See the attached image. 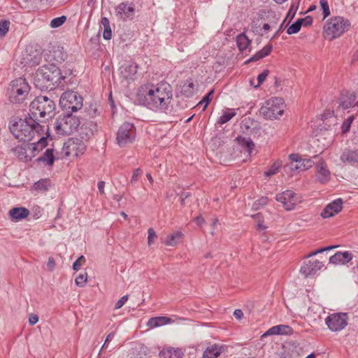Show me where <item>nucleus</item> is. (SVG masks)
<instances>
[{
    "label": "nucleus",
    "mask_w": 358,
    "mask_h": 358,
    "mask_svg": "<svg viewBox=\"0 0 358 358\" xmlns=\"http://www.w3.org/2000/svg\"><path fill=\"white\" fill-rule=\"evenodd\" d=\"M173 98V89L167 83L142 86L137 94L138 102L152 110H165Z\"/></svg>",
    "instance_id": "f257e3e1"
},
{
    "label": "nucleus",
    "mask_w": 358,
    "mask_h": 358,
    "mask_svg": "<svg viewBox=\"0 0 358 358\" xmlns=\"http://www.w3.org/2000/svg\"><path fill=\"white\" fill-rule=\"evenodd\" d=\"M71 74V69L65 71V76H63L61 69L55 64H45L36 70L34 84L41 90H52L61 85L67 75Z\"/></svg>",
    "instance_id": "f03ea898"
},
{
    "label": "nucleus",
    "mask_w": 358,
    "mask_h": 358,
    "mask_svg": "<svg viewBox=\"0 0 358 358\" xmlns=\"http://www.w3.org/2000/svg\"><path fill=\"white\" fill-rule=\"evenodd\" d=\"M9 129L16 139L23 142L31 141L36 134L41 136L45 132L44 125L38 123V121L30 114L24 119L13 122Z\"/></svg>",
    "instance_id": "7ed1b4c3"
},
{
    "label": "nucleus",
    "mask_w": 358,
    "mask_h": 358,
    "mask_svg": "<svg viewBox=\"0 0 358 358\" xmlns=\"http://www.w3.org/2000/svg\"><path fill=\"white\" fill-rule=\"evenodd\" d=\"M80 124V117L73 113L66 112L56 119L53 127L57 134L69 136L78 131Z\"/></svg>",
    "instance_id": "20e7f679"
},
{
    "label": "nucleus",
    "mask_w": 358,
    "mask_h": 358,
    "mask_svg": "<svg viewBox=\"0 0 358 358\" xmlns=\"http://www.w3.org/2000/svg\"><path fill=\"white\" fill-rule=\"evenodd\" d=\"M55 106V102L48 96H39L30 103L29 114L39 121V117H45L46 115L49 117H52Z\"/></svg>",
    "instance_id": "39448f33"
},
{
    "label": "nucleus",
    "mask_w": 358,
    "mask_h": 358,
    "mask_svg": "<svg viewBox=\"0 0 358 358\" xmlns=\"http://www.w3.org/2000/svg\"><path fill=\"white\" fill-rule=\"evenodd\" d=\"M30 87L26 79L18 78L10 82L7 95L11 103H21L27 99Z\"/></svg>",
    "instance_id": "423d86ee"
},
{
    "label": "nucleus",
    "mask_w": 358,
    "mask_h": 358,
    "mask_svg": "<svg viewBox=\"0 0 358 358\" xmlns=\"http://www.w3.org/2000/svg\"><path fill=\"white\" fill-rule=\"evenodd\" d=\"M350 26V22L348 19L341 16H336L331 17L326 22L324 31L327 36L333 39L339 37L348 29Z\"/></svg>",
    "instance_id": "0eeeda50"
},
{
    "label": "nucleus",
    "mask_w": 358,
    "mask_h": 358,
    "mask_svg": "<svg viewBox=\"0 0 358 358\" xmlns=\"http://www.w3.org/2000/svg\"><path fill=\"white\" fill-rule=\"evenodd\" d=\"M283 112V99L279 97L269 99L259 109L260 115L266 120L277 119Z\"/></svg>",
    "instance_id": "6e6552de"
},
{
    "label": "nucleus",
    "mask_w": 358,
    "mask_h": 358,
    "mask_svg": "<svg viewBox=\"0 0 358 358\" xmlns=\"http://www.w3.org/2000/svg\"><path fill=\"white\" fill-rule=\"evenodd\" d=\"M83 101V97L77 92L69 90L62 94L59 106L63 110L72 113L81 109Z\"/></svg>",
    "instance_id": "1a4fd4ad"
},
{
    "label": "nucleus",
    "mask_w": 358,
    "mask_h": 358,
    "mask_svg": "<svg viewBox=\"0 0 358 358\" xmlns=\"http://www.w3.org/2000/svg\"><path fill=\"white\" fill-rule=\"evenodd\" d=\"M349 320L347 313H335L329 315L325 319V324L331 331H340L344 329Z\"/></svg>",
    "instance_id": "9d476101"
},
{
    "label": "nucleus",
    "mask_w": 358,
    "mask_h": 358,
    "mask_svg": "<svg viewBox=\"0 0 358 358\" xmlns=\"http://www.w3.org/2000/svg\"><path fill=\"white\" fill-rule=\"evenodd\" d=\"M136 137V128L129 122H124L117 132V143L122 147L134 141Z\"/></svg>",
    "instance_id": "9b49d317"
},
{
    "label": "nucleus",
    "mask_w": 358,
    "mask_h": 358,
    "mask_svg": "<svg viewBox=\"0 0 358 358\" xmlns=\"http://www.w3.org/2000/svg\"><path fill=\"white\" fill-rule=\"evenodd\" d=\"M289 157L291 160L289 166L292 171H305L315 164L311 159H302L298 154H291Z\"/></svg>",
    "instance_id": "f8f14e48"
},
{
    "label": "nucleus",
    "mask_w": 358,
    "mask_h": 358,
    "mask_svg": "<svg viewBox=\"0 0 358 358\" xmlns=\"http://www.w3.org/2000/svg\"><path fill=\"white\" fill-rule=\"evenodd\" d=\"M337 103L340 108L345 110L357 106L358 100L355 92L343 90L341 92Z\"/></svg>",
    "instance_id": "ddd939ff"
},
{
    "label": "nucleus",
    "mask_w": 358,
    "mask_h": 358,
    "mask_svg": "<svg viewBox=\"0 0 358 358\" xmlns=\"http://www.w3.org/2000/svg\"><path fill=\"white\" fill-rule=\"evenodd\" d=\"M64 148L66 150V155L70 156L71 155L78 156L84 153L85 150V145L83 141L78 138L69 139L64 143Z\"/></svg>",
    "instance_id": "4468645a"
},
{
    "label": "nucleus",
    "mask_w": 358,
    "mask_h": 358,
    "mask_svg": "<svg viewBox=\"0 0 358 358\" xmlns=\"http://www.w3.org/2000/svg\"><path fill=\"white\" fill-rule=\"evenodd\" d=\"M275 199L282 204L286 210H293L296 205L295 194L291 190H286L275 196Z\"/></svg>",
    "instance_id": "2eb2a0df"
},
{
    "label": "nucleus",
    "mask_w": 358,
    "mask_h": 358,
    "mask_svg": "<svg viewBox=\"0 0 358 358\" xmlns=\"http://www.w3.org/2000/svg\"><path fill=\"white\" fill-rule=\"evenodd\" d=\"M67 54L63 47L53 46L47 55V61L52 64H62L67 59Z\"/></svg>",
    "instance_id": "dca6fc26"
},
{
    "label": "nucleus",
    "mask_w": 358,
    "mask_h": 358,
    "mask_svg": "<svg viewBox=\"0 0 358 358\" xmlns=\"http://www.w3.org/2000/svg\"><path fill=\"white\" fill-rule=\"evenodd\" d=\"M324 266V264L319 260H308L303 263L301 267L300 271L306 278L313 275L317 271Z\"/></svg>",
    "instance_id": "f3484780"
},
{
    "label": "nucleus",
    "mask_w": 358,
    "mask_h": 358,
    "mask_svg": "<svg viewBox=\"0 0 358 358\" xmlns=\"http://www.w3.org/2000/svg\"><path fill=\"white\" fill-rule=\"evenodd\" d=\"M343 207V200L338 198L329 203L322 210L321 216L323 218H329L338 213Z\"/></svg>",
    "instance_id": "a211bd4d"
},
{
    "label": "nucleus",
    "mask_w": 358,
    "mask_h": 358,
    "mask_svg": "<svg viewBox=\"0 0 358 358\" xmlns=\"http://www.w3.org/2000/svg\"><path fill=\"white\" fill-rule=\"evenodd\" d=\"M316 168V178L320 183H326L330 180L331 173L325 162L322 160L315 166Z\"/></svg>",
    "instance_id": "6ab92c4d"
},
{
    "label": "nucleus",
    "mask_w": 358,
    "mask_h": 358,
    "mask_svg": "<svg viewBox=\"0 0 358 358\" xmlns=\"http://www.w3.org/2000/svg\"><path fill=\"white\" fill-rule=\"evenodd\" d=\"M294 332L293 329L285 324L275 325L268 329L263 335V336H268L272 335H292Z\"/></svg>",
    "instance_id": "aec40b11"
},
{
    "label": "nucleus",
    "mask_w": 358,
    "mask_h": 358,
    "mask_svg": "<svg viewBox=\"0 0 358 358\" xmlns=\"http://www.w3.org/2000/svg\"><path fill=\"white\" fill-rule=\"evenodd\" d=\"M353 255L349 251L337 252L330 257L329 263L333 264H345L352 259Z\"/></svg>",
    "instance_id": "412c9836"
},
{
    "label": "nucleus",
    "mask_w": 358,
    "mask_h": 358,
    "mask_svg": "<svg viewBox=\"0 0 358 358\" xmlns=\"http://www.w3.org/2000/svg\"><path fill=\"white\" fill-rule=\"evenodd\" d=\"M241 128L244 133L251 134L255 131H259L261 127L258 121L250 117H245L241 123Z\"/></svg>",
    "instance_id": "4be33fe9"
},
{
    "label": "nucleus",
    "mask_w": 358,
    "mask_h": 358,
    "mask_svg": "<svg viewBox=\"0 0 358 358\" xmlns=\"http://www.w3.org/2000/svg\"><path fill=\"white\" fill-rule=\"evenodd\" d=\"M225 345L213 344L208 346L203 353V358H217L226 351Z\"/></svg>",
    "instance_id": "5701e85b"
},
{
    "label": "nucleus",
    "mask_w": 358,
    "mask_h": 358,
    "mask_svg": "<svg viewBox=\"0 0 358 358\" xmlns=\"http://www.w3.org/2000/svg\"><path fill=\"white\" fill-rule=\"evenodd\" d=\"M340 160L344 164L352 166L358 164V150L345 149L340 157Z\"/></svg>",
    "instance_id": "b1692460"
},
{
    "label": "nucleus",
    "mask_w": 358,
    "mask_h": 358,
    "mask_svg": "<svg viewBox=\"0 0 358 358\" xmlns=\"http://www.w3.org/2000/svg\"><path fill=\"white\" fill-rule=\"evenodd\" d=\"M29 213V210L24 207H15L11 208L8 212L10 217L14 222L27 218Z\"/></svg>",
    "instance_id": "393cba45"
},
{
    "label": "nucleus",
    "mask_w": 358,
    "mask_h": 358,
    "mask_svg": "<svg viewBox=\"0 0 358 358\" xmlns=\"http://www.w3.org/2000/svg\"><path fill=\"white\" fill-rule=\"evenodd\" d=\"M138 65L135 63H128L120 67V73L126 80H131L137 72Z\"/></svg>",
    "instance_id": "a878e982"
},
{
    "label": "nucleus",
    "mask_w": 358,
    "mask_h": 358,
    "mask_svg": "<svg viewBox=\"0 0 358 358\" xmlns=\"http://www.w3.org/2000/svg\"><path fill=\"white\" fill-rule=\"evenodd\" d=\"M273 49L272 44L266 45L263 49L257 51L252 57H250L245 62V64H248L252 62H257L266 56H268Z\"/></svg>",
    "instance_id": "bb28decb"
},
{
    "label": "nucleus",
    "mask_w": 358,
    "mask_h": 358,
    "mask_svg": "<svg viewBox=\"0 0 358 358\" xmlns=\"http://www.w3.org/2000/svg\"><path fill=\"white\" fill-rule=\"evenodd\" d=\"M38 162H43L45 165L52 166L55 161L54 149L48 148L44 153L36 159Z\"/></svg>",
    "instance_id": "cd10ccee"
},
{
    "label": "nucleus",
    "mask_w": 358,
    "mask_h": 358,
    "mask_svg": "<svg viewBox=\"0 0 358 358\" xmlns=\"http://www.w3.org/2000/svg\"><path fill=\"white\" fill-rule=\"evenodd\" d=\"M236 115L235 109L227 108L222 111V114L217 120L216 124L222 125L231 120Z\"/></svg>",
    "instance_id": "c85d7f7f"
},
{
    "label": "nucleus",
    "mask_w": 358,
    "mask_h": 358,
    "mask_svg": "<svg viewBox=\"0 0 358 358\" xmlns=\"http://www.w3.org/2000/svg\"><path fill=\"white\" fill-rule=\"evenodd\" d=\"M116 12L117 15L124 14L126 17H129L134 14V8L132 4L122 2L117 6Z\"/></svg>",
    "instance_id": "c756f323"
},
{
    "label": "nucleus",
    "mask_w": 358,
    "mask_h": 358,
    "mask_svg": "<svg viewBox=\"0 0 358 358\" xmlns=\"http://www.w3.org/2000/svg\"><path fill=\"white\" fill-rule=\"evenodd\" d=\"M195 90V85L192 79L187 80L181 86V93L187 98L193 96Z\"/></svg>",
    "instance_id": "7c9ffc66"
},
{
    "label": "nucleus",
    "mask_w": 358,
    "mask_h": 358,
    "mask_svg": "<svg viewBox=\"0 0 358 358\" xmlns=\"http://www.w3.org/2000/svg\"><path fill=\"white\" fill-rule=\"evenodd\" d=\"M238 144L245 149L246 152L250 155L255 148L253 141L250 138L238 136L236 138Z\"/></svg>",
    "instance_id": "2f4dec72"
},
{
    "label": "nucleus",
    "mask_w": 358,
    "mask_h": 358,
    "mask_svg": "<svg viewBox=\"0 0 358 358\" xmlns=\"http://www.w3.org/2000/svg\"><path fill=\"white\" fill-rule=\"evenodd\" d=\"M182 355L181 350L174 348L162 350L159 354L160 358H180Z\"/></svg>",
    "instance_id": "473e14b6"
},
{
    "label": "nucleus",
    "mask_w": 358,
    "mask_h": 358,
    "mask_svg": "<svg viewBox=\"0 0 358 358\" xmlns=\"http://www.w3.org/2000/svg\"><path fill=\"white\" fill-rule=\"evenodd\" d=\"M236 43L239 50L243 52L247 50L251 41L244 33H242L236 36Z\"/></svg>",
    "instance_id": "72a5a7b5"
},
{
    "label": "nucleus",
    "mask_w": 358,
    "mask_h": 358,
    "mask_svg": "<svg viewBox=\"0 0 358 358\" xmlns=\"http://www.w3.org/2000/svg\"><path fill=\"white\" fill-rule=\"evenodd\" d=\"M171 319L166 317H155L150 318L147 324L150 328L158 327L161 325L166 324L170 322Z\"/></svg>",
    "instance_id": "f704fd0d"
},
{
    "label": "nucleus",
    "mask_w": 358,
    "mask_h": 358,
    "mask_svg": "<svg viewBox=\"0 0 358 358\" xmlns=\"http://www.w3.org/2000/svg\"><path fill=\"white\" fill-rule=\"evenodd\" d=\"M182 236L183 234L182 232L176 231L167 236L164 241V244L168 246H175L180 242V240L182 238Z\"/></svg>",
    "instance_id": "c9c22d12"
},
{
    "label": "nucleus",
    "mask_w": 358,
    "mask_h": 358,
    "mask_svg": "<svg viewBox=\"0 0 358 358\" xmlns=\"http://www.w3.org/2000/svg\"><path fill=\"white\" fill-rule=\"evenodd\" d=\"M101 24L103 27V38L106 40H110L112 37V31L108 19L106 17H102L101 20Z\"/></svg>",
    "instance_id": "e433bc0d"
},
{
    "label": "nucleus",
    "mask_w": 358,
    "mask_h": 358,
    "mask_svg": "<svg viewBox=\"0 0 358 358\" xmlns=\"http://www.w3.org/2000/svg\"><path fill=\"white\" fill-rule=\"evenodd\" d=\"M50 186L51 181L48 178L41 179L34 183L35 189L43 192L48 191Z\"/></svg>",
    "instance_id": "4c0bfd02"
},
{
    "label": "nucleus",
    "mask_w": 358,
    "mask_h": 358,
    "mask_svg": "<svg viewBox=\"0 0 358 358\" xmlns=\"http://www.w3.org/2000/svg\"><path fill=\"white\" fill-rule=\"evenodd\" d=\"M213 94H214V90H211L199 102L198 106H203L202 110H205L206 109L208 105L209 104V103L211 101V100L213 99Z\"/></svg>",
    "instance_id": "58836bf2"
},
{
    "label": "nucleus",
    "mask_w": 358,
    "mask_h": 358,
    "mask_svg": "<svg viewBox=\"0 0 358 358\" xmlns=\"http://www.w3.org/2000/svg\"><path fill=\"white\" fill-rule=\"evenodd\" d=\"M89 125H90V129L85 133L83 131H84V128H83V125L82 126V127L80 128L81 129V132H80V136L83 139H88L90 138V136L92 135H93V133L94 131L96 130V125L95 124H94L92 122H90L89 123Z\"/></svg>",
    "instance_id": "ea45409f"
},
{
    "label": "nucleus",
    "mask_w": 358,
    "mask_h": 358,
    "mask_svg": "<svg viewBox=\"0 0 358 358\" xmlns=\"http://www.w3.org/2000/svg\"><path fill=\"white\" fill-rule=\"evenodd\" d=\"M301 27L302 25L301 21L299 20V19H298L296 22H294L292 25H290L287 29L286 32L289 35L296 34L300 31Z\"/></svg>",
    "instance_id": "a19ab883"
},
{
    "label": "nucleus",
    "mask_w": 358,
    "mask_h": 358,
    "mask_svg": "<svg viewBox=\"0 0 358 358\" xmlns=\"http://www.w3.org/2000/svg\"><path fill=\"white\" fill-rule=\"evenodd\" d=\"M281 167V163L280 162H275L270 168L264 172V175L266 177L271 176L273 175H275L278 173L280 168Z\"/></svg>",
    "instance_id": "79ce46f5"
},
{
    "label": "nucleus",
    "mask_w": 358,
    "mask_h": 358,
    "mask_svg": "<svg viewBox=\"0 0 358 358\" xmlns=\"http://www.w3.org/2000/svg\"><path fill=\"white\" fill-rule=\"evenodd\" d=\"M10 21L2 20L0 21V38L4 37L9 30Z\"/></svg>",
    "instance_id": "37998d69"
},
{
    "label": "nucleus",
    "mask_w": 358,
    "mask_h": 358,
    "mask_svg": "<svg viewBox=\"0 0 358 358\" xmlns=\"http://www.w3.org/2000/svg\"><path fill=\"white\" fill-rule=\"evenodd\" d=\"M268 70H264V71H262L261 73H259L258 75V76H257V84L255 85L253 83V82L251 80L250 81L251 85L253 86L255 88L259 87L264 83V81L266 80V78L268 76Z\"/></svg>",
    "instance_id": "c03bdc74"
},
{
    "label": "nucleus",
    "mask_w": 358,
    "mask_h": 358,
    "mask_svg": "<svg viewBox=\"0 0 358 358\" xmlns=\"http://www.w3.org/2000/svg\"><path fill=\"white\" fill-rule=\"evenodd\" d=\"M268 199L266 196H262L254 202L252 209L257 210L260 208L266 206L268 203Z\"/></svg>",
    "instance_id": "a18cd8bd"
},
{
    "label": "nucleus",
    "mask_w": 358,
    "mask_h": 358,
    "mask_svg": "<svg viewBox=\"0 0 358 358\" xmlns=\"http://www.w3.org/2000/svg\"><path fill=\"white\" fill-rule=\"evenodd\" d=\"M66 20V17L64 15L55 17L52 19L50 22V27L52 28H57L60 26H62L65 21Z\"/></svg>",
    "instance_id": "49530a36"
},
{
    "label": "nucleus",
    "mask_w": 358,
    "mask_h": 358,
    "mask_svg": "<svg viewBox=\"0 0 358 358\" xmlns=\"http://www.w3.org/2000/svg\"><path fill=\"white\" fill-rule=\"evenodd\" d=\"M320 5L323 12L324 19L330 15V9L328 0H320Z\"/></svg>",
    "instance_id": "de8ad7c7"
},
{
    "label": "nucleus",
    "mask_w": 358,
    "mask_h": 358,
    "mask_svg": "<svg viewBox=\"0 0 358 358\" xmlns=\"http://www.w3.org/2000/svg\"><path fill=\"white\" fill-rule=\"evenodd\" d=\"M354 120V116L348 117L343 123L341 126L342 132L345 134L349 131L352 122Z\"/></svg>",
    "instance_id": "09e8293b"
},
{
    "label": "nucleus",
    "mask_w": 358,
    "mask_h": 358,
    "mask_svg": "<svg viewBox=\"0 0 358 358\" xmlns=\"http://www.w3.org/2000/svg\"><path fill=\"white\" fill-rule=\"evenodd\" d=\"M143 171L140 168L135 169L133 171L130 182L131 184H135L142 176Z\"/></svg>",
    "instance_id": "8fccbe9b"
},
{
    "label": "nucleus",
    "mask_w": 358,
    "mask_h": 358,
    "mask_svg": "<svg viewBox=\"0 0 358 358\" xmlns=\"http://www.w3.org/2000/svg\"><path fill=\"white\" fill-rule=\"evenodd\" d=\"M87 273L85 274H80L76 278V285L79 287H83L86 282H87Z\"/></svg>",
    "instance_id": "3c124183"
},
{
    "label": "nucleus",
    "mask_w": 358,
    "mask_h": 358,
    "mask_svg": "<svg viewBox=\"0 0 358 358\" xmlns=\"http://www.w3.org/2000/svg\"><path fill=\"white\" fill-rule=\"evenodd\" d=\"M85 262V258L83 255L80 256L76 261L73 264V269L78 271L81 266Z\"/></svg>",
    "instance_id": "603ef678"
},
{
    "label": "nucleus",
    "mask_w": 358,
    "mask_h": 358,
    "mask_svg": "<svg viewBox=\"0 0 358 358\" xmlns=\"http://www.w3.org/2000/svg\"><path fill=\"white\" fill-rule=\"evenodd\" d=\"M148 245H150L157 238V236L152 228H149L148 231Z\"/></svg>",
    "instance_id": "864d4df0"
},
{
    "label": "nucleus",
    "mask_w": 358,
    "mask_h": 358,
    "mask_svg": "<svg viewBox=\"0 0 358 358\" xmlns=\"http://www.w3.org/2000/svg\"><path fill=\"white\" fill-rule=\"evenodd\" d=\"M15 152L17 154V156L21 159H23V157H27L26 150L21 146L16 147L15 148Z\"/></svg>",
    "instance_id": "5fc2aeb1"
},
{
    "label": "nucleus",
    "mask_w": 358,
    "mask_h": 358,
    "mask_svg": "<svg viewBox=\"0 0 358 358\" xmlns=\"http://www.w3.org/2000/svg\"><path fill=\"white\" fill-rule=\"evenodd\" d=\"M299 20L301 21V25H303L304 27L311 25L313 22V17L309 15L303 18H299Z\"/></svg>",
    "instance_id": "6e6d98bb"
},
{
    "label": "nucleus",
    "mask_w": 358,
    "mask_h": 358,
    "mask_svg": "<svg viewBox=\"0 0 358 358\" xmlns=\"http://www.w3.org/2000/svg\"><path fill=\"white\" fill-rule=\"evenodd\" d=\"M128 300V295L123 296L120 299L115 305V309H119L122 308Z\"/></svg>",
    "instance_id": "4d7b16f0"
},
{
    "label": "nucleus",
    "mask_w": 358,
    "mask_h": 358,
    "mask_svg": "<svg viewBox=\"0 0 358 358\" xmlns=\"http://www.w3.org/2000/svg\"><path fill=\"white\" fill-rule=\"evenodd\" d=\"M191 196L190 192H182L180 195V201L182 206L185 205L186 199Z\"/></svg>",
    "instance_id": "13d9d810"
},
{
    "label": "nucleus",
    "mask_w": 358,
    "mask_h": 358,
    "mask_svg": "<svg viewBox=\"0 0 358 358\" xmlns=\"http://www.w3.org/2000/svg\"><path fill=\"white\" fill-rule=\"evenodd\" d=\"M47 267L49 271H52L55 267V261L52 257L48 258L47 262Z\"/></svg>",
    "instance_id": "bf43d9fd"
},
{
    "label": "nucleus",
    "mask_w": 358,
    "mask_h": 358,
    "mask_svg": "<svg viewBox=\"0 0 358 358\" xmlns=\"http://www.w3.org/2000/svg\"><path fill=\"white\" fill-rule=\"evenodd\" d=\"M38 321V315H35V314H31L29 315V322L31 325H34L35 324H36Z\"/></svg>",
    "instance_id": "052dcab7"
},
{
    "label": "nucleus",
    "mask_w": 358,
    "mask_h": 358,
    "mask_svg": "<svg viewBox=\"0 0 358 358\" xmlns=\"http://www.w3.org/2000/svg\"><path fill=\"white\" fill-rule=\"evenodd\" d=\"M285 21V20H284L283 22L281 23V24L280 25V27H278L277 31L275 32V34L272 36L271 39H273V38L278 37L280 34V33L282 32V31H283V24H284Z\"/></svg>",
    "instance_id": "680f3d73"
},
{
    "label": "nucleus",
    "mask_w": 358,
    "mask_h": 358,
    "mask_svg": "<svg viewBox=\"0 0 358 358\" xmlns=\"http://www.w3.org/2000/svg\"><path fill=\"white\" fill-rule=\"evenodd\" d=\"M47 145L46 138L42 136L40 140L37 142V145L41 146V148L45 147Z\"/></svg>",
    "instance_id": "e2e57ef3"
},
{
    "label": "nucleus",
    "mask_w": 358,
    "mask_h": 358,
    "mask_svg": "<svg viewBox=\"0 0 358 358\" xmlns=\"http://www.w3.org/2000/svg\"><path fill=\"white\" fill-rule=\"evenodd\" d=\"M99 191L101 194H104V186H105V182L103 181H99L97 184Z\"/></svg>",
    "instance_id": "0e129e2a"
},
{
    "label": "nucleus",
    "mask_w": 358,
    "mask_h": 358,
    "mask_svg": "<svg viewBox=\"0 0 358 358\" xmlns=\"http://www.w3.org/2000/svg\"><path fill=\"white\" fill-rule=\"evenodd\" d=\"M234 317H235L236 318H237V319H241V318L243 317V312H242V310H240V309H236V310H234Z\"/></svg>",
    "instance_id": "69168bd1"
},
{
    "label": "nucleus",
    "mask_w": 358,
    "mask_h": 358,
    "mask_svg": "<svg viewBox=\"0 0 358 358\" xmlns=\"http://www.w3.org/2000/svg\"><path fill=\"white\" fill-rule=\"evenodd\" d=\"M194 222L197 225H201L205 222V220L202 216L199 215L194 219Z\"/></svg>",
    "instance_id": "338daca9"
},
{
    "label": "nucleus",
    "mask_w": 358,
    "mask_h": 358,
    "mask_svg": "<svg viewBox=\"0 0 358 358\" xmlns=\"http://www.w3.org/2000/svg\"><path fill=\"white\" fill-rule=\"evenodd\" d=\"M114 336H115L114 332H110V334H108L105 340V343H108L110 341H111L113 339Z\"/></svg>",
    "instance_id": "774afa93"
}]
</instances>
